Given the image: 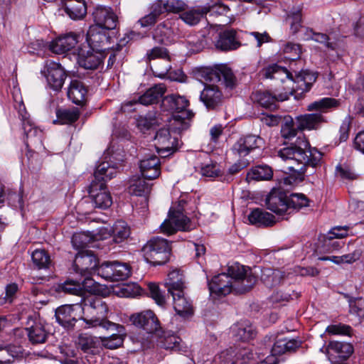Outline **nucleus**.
<instances>
[{"label":"nucleus","instance_id":"nucleus-6","mask_svg":"<svg viewBox=\"0 0 364 364\" xmlns=\"http://www.w3.org/2000/svg\"><path fill=\"white\" fill-rule=\"evenodd\" d=\"M262 74L265 78L275 79L281 82H284L287 79H290L295 82H301L304 85L308 84V80H316L315 76L307 71L296 73L295 76H294L287 68L279 66L277 64H273L265 68L262 70Z\"/></svg>","mask_w":364,"mask_h":364},{"label":"nucleus","instance_id":"nucleus-47","mask_svg":"<svg viewBox=\"0 0 364 364\" xmlns=\"http://www.w3.org/2000/svg\"><path fill=\"white\" fill-rule=\"evenodd\" d=\"M149 14L139 19L138 23L141 27L145 28L154 25L162 14L161 8V1L153 3L149 9Z\"/></svg>","mask_w":364,"mask_h":364},{"label":"nucleus","instance_id":"nucleus-16","mask_svg":"<svg viewBox=\"0 0 364 364\" xmlns=\"http://www.w3.org/2000/svg\"><path fill=\"white\" fill-rule=\"evenodd\" d=\"M106 54L88 48L87 50L80 48L77 54L78 65L86 70H95L102 63Z\"/></svg>","mask_w":364,"mask_h":364},{"label":"nucleus","instance_id":"nucleus-13","mask_svg":"<svg viewBox=\"0 0 364 364\" xmlns=\"http://www.w3.org/2000/svg\"><path fill=\"white\" fill-rule=\"evenodd\" d=\"M264 140L258 135L248 134L241 136L232 146L233 153L240 157H245L255 149H261Z\"/></svg>","mask_w":364,"mask_h":364},{"label":"nucleus","instance_id":"nucleus-20","mask_svg":"<svg viewBox=\"0 0 364 364\" xmlns=\"http://www.w3.org/2000/svg\"><path fill=\"white\" fill-rule=\"evenodd\" d=\"M200 101L209 110L220 107L223 102V95L218 86L206 85L200 94Z\"/></svg>","mask_w":364,"mask_h":364},{"label":"nucleus","instance_id":"nucleus-15","mask_svg":"<svg viewBox=\"0 0 364 364\" xmlns=\"http://www.w3.org/2000/svg\"><path fill=\"white\" fill-rule=\"evenodd\" d=\"M89 194L95 208L107 209L112 204L111 195L105 183L92 181Z\"/></svg>","mask_w":364,"mask_h":364},{"label":"nucleus","instance_id":"nucleus-62","mask_svg":"<svg viewBox=\"0 0 364 364\" xmlns=\"http://www.w3.org/2000/svg\"><path fill=\"white\" fill-rule=\"evenodd\" d=\"M71 242L75 249L80 250L86 247L90 242V237L84 232L76 233L73 235Z\"/></svg>","mask_w":364,"mask_h":364},{"label":"nucleus","instance_id":"nucleus-44","mask_svg":"<svg viewBox=\"0 0 364 364\" xmlns=\"http://www.w3.org/2000/svg\"><path fill=\"white\" fill-rule=\"evenodd\" d=\"M205 9L203 6H196L183 12L180 15V18L187 24L194 26L205 16Z\"/></svg>","mask_w":364,"mask_h":364},{"label":"nucleus","instance_id":"nucleus-59","mask_svg":"<svg viewBox=\"0 0 364 364\" xmlns=\"http://www.w3.org/2000/svg\"><path fill=\"white\" fill-rule=\"evenodd\" d=\"M148 289L151 297L155 302L160 306H164L166 304V297L159 286L155 283H149L148 284Z\"/></svg>","mask_w":364,"mask_h":364},{"label":"nucleus","instance_id":"nucleus-32","mask_svg":"<svg viewBox=\"0 0 364 364\" xmlns=\"http://www.w3.org/2000/svg\"><path fill=\"white\" fill-rule=\"evenodd\" d=\"M301 341L296 339L278 338L272 348V355L274 357L287 353L295 352L301 346Z\"/></svg>","mask_w":364,"mask_h":364},{"label":"nucleus","instance_id":"nucleus-30","mask_svg":"<svg viewBox=\"0 0 364 364\" xmlns=\"http://www.w3.org/2000/svg\"><path fill=\"white\" fill-rule=\"evenodd\" d=\"M155 144L159 151H172L178 148V141L176 137H172L170 131L167 128H161L157 131L155 135Z\"/></svg>","mask_w":364,"mask_h":364},{"label":"nucleus","instance_id":"nucleus-17","mask_svg":"<svg viewBox=\"0 0 364 364\" xmlns=\"http://www.w3.org/2000/svg\"><path fill=\"white\" fill-rule=\"evenodd\" d=\"M92 16L95 23L94 26H97L106 30H112L116 28L118 23V18L111 8L97 6L95 9Z\"/></svg>","mask_w":364,"mask_h":364},{"label":"nucleus","instance_id":"nucleus-53","mask_svg":"<svg viewBox=\"0 0 364 364\" xmlns=\"http://www.w3.org/2000/svg\"><path fill=\"white\" fill-rule=\"evenodd\" d=\"M309 205V200L305 195L302 193H292L288 196V206H289V214L291 210H299L301 208Z\"/></svg>","mask_w":364,"mask_h":364},{"label":"nucleus","instance_id":"nucleus-33","mask_svg":"<svg viewBox=\"0 0 364 364\" xmlns=\"http://www.w3.org/2000/svg\"><path fill=\"white\" fill-rule=\"evenodd\" d=\"M165 286L171 295L181 294L186 288L184 275L178 269L170 272L166 280Z\"/></svg>","mask_w":364,"mask_h":364},{"label":"nucleus","instance_id":"nucleus-4","mask_svg":"<svg viewBox=\"0 0 364 364\" xmlns=\"http://www.w3.org/2000/svg\"><path fill=\"white\" fill-rule=\"evenodd\" d=\"M145 260L154 265H161L167 262L171 254L168 241L163 238H153L141 249Z\"/></svg>","mask_w":364,"mask_h":364},{"label":"nucleus","instance_id":"nucleus-37","mask_svg":"<svg viewBox=\"0 0 364 364\" xmlns=\"http://www.w3.org/2000/svg\"><path fill=\"white\" fill-rule=\"evenodd\" d=\"M144 177L134 176L129 180V186L128 188L129 193L136 196L144 197V200L146 202V197L151 191V185L145 181Z\"/></svg>","mask_w":364,"mask_h":364},{"label":"nucleus","instance_id":"nucleus-43","mask_svg":"<svg viewBox=\"0 0 364 364\" xmlns=\"http://www.w3.org/2000/svg\"><path fill=\"white\" fill-rule=\"evenodd\" d=\"M205 16L208 14L209 18H217L219 16H227L230 9V6L220 1H211L204 5Z\"/></svg>","mask_w":364,"mask_h":364},{"label":"nucleus","instance_id":"nucleus-26","mask_svg":"<svg viewBox=\"0 0 364 364\" xmlns=\"http://www.w3.org/2000/svg\"><path fill=\"white\" fill-rule=\"evenodd\" d=\"M80 35L70 33L57 38L53 41L50 45V50L56 54H63L75 48L79 42Z\"/></svg>","mask_w":364,"mask_h":364},{"label":"nucleus","instance_id":"nucleus-22","mask_svg":"<svg viewBox=\"0 0 364 364\" xmlns=\"http://www.w3.org/2000/svg\"><path fill=\"white\" fill-rule=\"evenodd\" d=\"M107 31L97 26H91L87 33L86 38L90 48L105 53V50L108 49L105 47L109 41Z\"/></svg>","mask_w":364,"mask_h":364},{"label":"nucleus","instance_id":"nucleus-23","mask_svg":"<svg viewBox=\"0 0 364 364\" xmlns=\"http://www.w3.org/2000/svg\"><path fill=\"white\" fill-rule=\"evenodd\" d=\"M80 309L78 304L61 306L55 311L56 321L65 328L72 329L77 321V311Z\"/></svg>","mask_w":364,"mask_h":364},{"label":"nucleus","instance_id":"nucleus-63","mask_svg":"<svg viewBox=\"0 0 364 364\" xmlns=\"http://www.w3.org/2000/svg\"><path fill=\"white\" fill-rule=\"evenodd\" d=\"M311 39L316 42L323 44L327 48L334 50L336 49V43L330 42L328 36L322 33H313Z\"/></svg>","mask_w":364,"mask_h":364},{"label":"nucleus","instance_id":"nucleus-29","mask_svg":"<svg viewBox=\"0 0 364 364\" xmlns=\"http://www.w3.org/2000/svg\"><path fill=\"white\" fill-rule=\"evenodd\" d=\"M240 46L237 31L232 29L220 32L215 41V47L223 51L236 50Z\"/></svg>","mask_w":364,"mask_h":364},{"label":"nucleus","instance_id":"nucleus-61","mask_svg":"<svg viewBox=\"0 0 364 364\" xmlns=\"http://www.w3.org/2000/svg\"><path fill=\"white\" fill-rule=\"evenodd\" d=\"M283 50L287 55V58L291 60H296L300 57L301 48L299 44L287 43L285 44Z\"/></svg>","mask_w":364,"mask_h":364},{"label":"nucleus","instance_id":"nucleus-50","mask_svg":"<svg viewBox=\"0 0 364 364\" xmlns=\"http://www.w3.org/2000/svg\"><path fill=\"white\" fill-rule=\"evenodd\" d=\"M172 31L165 23H161L155 28L153 38L159 43L168 44L171 41Z\"/></svg>","mask_w":364,"mask_h":364},{"label":"nucleus","instance_id":"nucleus-64","mask_svg":"<svg viewBox=\"0 0 364 364\" xmlns=\"http://www.w3.org/2000/svg\"><path fill=\"white\" fill-rule=\"evenodd\" d=\"M220 171L216 163H211L201 167V173L206 177H217L220 175Z\"/></svg>","mask_w":364,"mask_h":364},{"label":"nucleus","instance_id":"nucleus-42","mask_svg":"<svg viewBox=\"0 0 364 364\" xmlns=\"http://www.w3.org/2000/svg\"><path fill=\"white\" fill-rule=\"evenodd\" d=\"M251 99L254 103H257L260 106L269 109L276 108L277 101H282L285 100L284 98L278 99L275 96L272 95L269 92L262 90H257L252 92Z\"/></svg>","mask_w":364,"mask_h":364},{"label":"nucleus","instance_id":"nucleus-57","mask_svg":"<svg viewBox=\"0 0 364 364\" xmlns=\"http://www.w3.org/2000/svg\"><path fill=\"white\" fill-rule=\"evenodd\" d=\"M250 269H247L245 266L241 265L238 263H235L228 269V273H226L230 278L232 282H236L243 276H245Z\"/></svg>","mask_w":364,"mask_h":364},{"label":"nucleus","instance_id":"nucleus-54","mask_svg":"<svg viewBox=\"0 0 364 364\" xmlns=\"http://www.w3.org/2000/svg\"><path fill=\"white\" fill-rule=\"evenodd\" d=\"M187 5L181 0H167L165 3L161 2V13H180L186 10Z\"/></svg>","mask_w":364,"mask_h":364},{"label":"nucleus","instance_id":"nucleus-45","mask_svg":"<svg viewBox=\"0 0 364 364\" xmlns=\"http://www.w3.org/2000/svg\"><path fill=\"white\" fill-rule=\"evenodd\" d=\"M30 342L33 344H40L46 342L48 333L42 323H34L31 327L26 328Z\"/></svg>","mask_w":364,"mask_h":364},{"label":"nucleus","instance_id":"nucleus-55","mask_svg":"<svg viewBox=\"0 0 364 364\" xmlns=\"http://www.w3.org/2000/svg\"><path fill=\"white\" fill-rule=\"evenodd\" d=\"M290 25V28L293 33L299 31L301 26V10L300 8H294L288 14L286 19Z\"/></svg>","mask_w":364,"mask_h":364},{"label":"nucleus","instance_id":"nucleus-36","mask_svg":"<svg viewBox=\"0 0 364 364\" xmlns=\"http://www.w3.org/2000/svg\"><path fill=\"white\" fill-rule=\"evenodd\" d=\"M65 13L73 20L82 18L87 13L85 0H63Z\"/></svg>","mask_w":364,"mask_h":364},{"label":"nucleus","instance_id":"nucleus-34","mask_svg":"<svg viewBox=\"0 0 364 364\" xmlns=\"http://www.w3.org/2000/svg\"><path fill=\"white\" fill-rule=\"evenodd\" d=\"M171 296L173 309L177 314L184 318L193 314L192 302L185 296L184 291H182L181 294H173Z\"/></svg>","mask_w":364,"mask_h":364},{"label":"nucleus","instance_id":"nucleus-39","mask_svg":"<svg viewBox=\"0 0 364 364\" xmlns=\"http://www.w3.org/2000/svg\"><path fill=\"white\" fill-rule=\"evenodd\" d=\"M233 336L237 340L248 341L256 336V331L248 321L237 323L232 328Z\"/></svg>","mask_w":364,"mask_h":364},{"label":"nucleus","instance_id":"nucleus-7","mask_svg":"<svg viewBox=\"0 0 364 364\" xmlns=\"http://www.w3.org/2000/svg\"><path fill=\"white\" fill-rule=\"evenodd\" d=\"M189 101L183 96L171 95L166 97L163 100V106L173 112V117L175 121L182 124V128L186 126V119H191L193 112L187 109Z\"/></svg>","mask_w":364,"mask_h":364},{"label":"nucleus","instance_id":"nucleus-38","mask_svg":"<svg viewBox=\"0 0 364 364\" xmlns=\"http://www.w3.org/2000/svg\"><path fill=\"white\" fill-rule=\"evenodd\" d=\"M87 90L84 83L80 80H74L70 82L68 97L73 103L80 105L84 103Z\"/></svg>","mask_w":364,"mask_h":364},{"label":"nucleus","instance_id":"nucleus-48","mask_svg":"<svg viewBox=\"0 0 364 364\" xmlns=\"http://www.w3.org/2000/svg\"><path fill=\"white\" fill-rule=\"evenodd\" d=\"M273 176V171L267 165H259L253 167L247 174V181L269 180Z\"/></svg>","mask_w":364,"mask_h":364},{"label":"nucleus","instance_id":"nucleus-10","mask_svg":"<svg viewBox=\"0 0 364 364\" xmlns=\"http://www.w3.org/2000/svg\"><path fill=\"white\" fill-rule=\"evenodd\" d=\"M41 74L46 79L48 85L55 91L61 90L67 77L66 72L61 65L52 60L46 63Z\"/></svg>","mask_w":364,"mask_h":364},{"label":"nucleus","instance_id":"nucleus-46","mask_svg":"<svg viewBox=\"0 0 364 364\" xmlns=\"http://www.w3.org/2000/svg\"><path fill=\"white\" fill-rule=\"evenodd\" d=\"M257 277L251 269L236 282H233V291L237 294H244L250 291L257 282Z\"/></svg>","mask_w":364,"mask_h":364},{"label":"nucleus","instance_id":"nucleus-24","mask_svg":"<svg viewBox=\"0 0 364 364\" xmlns=\"http://www.w3.org/2000/svg\"><path fill=\"white\" fill-rule=\"evenodd\" d=\"M220 358V364H249L253 359V353L247 348H242L237 351L230 349L222 352Z\"/></svg>","mask_w":364,"mask_h":364},{"label":"nucleus","instance_id":"nucleus-21","mask_svg":"<svg viewBox=\"0 0 364 364\" xmlns=\"http://www.w3.org/2000/svg\"><path fill=\"white\" fill-rule=\"evenodd\" d=\"M327 353L331 362L346 363L353 352V346L346 342L331 341L327 346Z\"/></svg>","mask_w":364,"mask_h":364},{"label":"nucleus","instance_id":"nucleus-1","mask_svg":"<svg viewBox=\"0 0 364 364\" xmlns=\"http://www.w3.org/2000/svg\"><path fill=\"white\" fill-rule=\"evenodd\" d=\"M278 156L283 161H294L302 165L300 171H304L303 167H316L321 162L323 154L316 148H311L306 138L299 136L294 144L284 147L278 151Z\"/></svg>","mask_w":364,"mask_h":364},{"label":"nucleus","instance_id":"nucleus-11","mask_svg":"<svg viewBox=\"0 0 364 364\" xmlns=\"http://www.w3.org/2000/svg\"><path fill=\"white\" fill-rule=\"evenodd\" d=\"M166 86L164 84H158L151 87L146 91L141 96L136 100L126 101L122 104L123 112H131L135 109L133 106L141 104L143 105H149L158 102L166 92Z\"/></svg>","mask_w":364,"mask_h":364},{"label":"nucleus","instance_id":"nucleus-41","mask_svg":"<svg viewBox=\"0 0 364 364\" xmlns=\"http://www.w3.org/2000/svg\"><path fill=\"white\" fill-rule=\"evenodd\" d=\"M109 330L117 331V333H113L110 336L105 337L102 341L103 345L109 349H115L120 347L126 336L125 328L123 326L115 323V326Z\"/></svg>","mask_w":364,"mask_h":364},{"label":"nucleus","instance_id":"nucleus-58","mask_svg":"<svg viewBox=\"0 0 364 364\" xmlns=\"http://www.w3.org/2000/svg\"><path fill=\"white\" fill-rule=\"evenodd\" d=\"M57 117L61 124H71L77 120L79 113L75 110H58L57 112Z\"/></svg>","mask_w":364,"mask_h":364},{"label":"nucleus","instance_id":"nucleus-25","mask_svg":"<svg viewBox=\"0 0 364 364\" xmlns=\"http://www.w3.org/2000/svg\"><path fill=\"white\" fill-rule=\"evenodd\" d=\"M130 321L134 325L144 328L148 333H153L159 327V321L151 310L132 315Z\"/></svg>","mask_w":364,"mask_h":364},{"label":"nucleus","instance_id":"nucleus-5","mask_svg":"<svg viewBox=\"0 0 364 364\" xmlns=\"http://www.w3.org/2000/svg\"><path fill=\"white\" fill-rule=\"evenodd\" d=\"M185 203L184 200H181L176 208L171 207L170 208L168 218L160 226L162 232L172 235L177 230H189L190 220L183 213V207Z\"/></svg>","mask_w":364,"mask_h":364},{"label":"nucleus","instance_id":"nucleus-31","mask_svg":"<svg viewBox=\"0 0 364 364\" xmlns=\"http://www.w3.org/2000/svg\"><path fill=\"white\" fill-rule=\"evenodd\" d=\"M93 284V280L91 278L86 277L82 282L74 280H66L59 285L58 291L66 294L80 296L84 290L90 288Z\"/></svg>","mask_w":364,"mask_h":364},{"label":"nucleus","instance_id":"nucleus-35","mask_svg":"<svg viewBox=\"0 0 364 364\" xmlns=\"http://www.w3.org/2000/svg\"><path fill=\"white\" fill-rule=\"evenodd\" d=\"M291 274L279 269H264L262 272L261 279L266 287H274L280 284L286 278Z\"/></svg>","mask_w":364,"mask_h":364},{"label":"nucleus","instance_id":"nucleus-40","mask_svg":"<svg viewBox=\"0 0 364 364\" xmlns=\"http://www.w3.org/2000/svg\"><path fill=\"white\" fill-rule=\"evenodd\" d=\"M250 223L257 226H272L275 223L273 215L260 208H255L248 216Z\"/></svg>","mask_w":364,"mask_h":364},{"label":"nucleus","instance_id":"nucleus-28","mask_svg":"<svg viewBox=\"0 0 364 364\" xmlns=\"http://www.w3.org/2000/svg\"><path fill=\"white\" fill-rule=\"evenodd\" d=\"M233 282L226 273L215 276L208 283L210 294L221 296L233 291Z\"/></svg>","mask_w":364,"mask_h":364},{"label":"nucleus","instance_id":"nucleus-14","mask_svg":"<svg viewBox=\"0 0 364 364\" xmlns=\"http://www.w3.org/2000/svg\"><path fill=\"white\" fill-rule=\"evenodd\" d=\"M19 115L22 121L23 129L26 135V146H33L37 148L42 145L43 132L36 127H35L29 118L28 114L23 107V109L20 108Z\"/></svg>","mask_w":364,"mask_h":364},{"label":"nucleus","instance_id":"nucleus-9","mask_svg":"<svg viewBox=\"0 0 364 364\" xmlns=\"http://www.w3.org/2000/svg\"><path fill=\"white\" fill-rule=\"evenodd\" d=\"M97 274L107 281H122L130 276L131 268L129 264L125 263L106 262L99 266Z\"/></svg>","mask_w":364,"mask_h":364},{"label":"nucleus","instance_id":"nucleus-60","mask_svg":"<svg viewBox=\"0 0 364 364\" xmlns=\"http://www.w3.org/2000/svg\"><path fill=\"white\" fill-rule=\"evenodd\" d=\"M350 312L364 321V299L358 298L350 304Z\"/></svg>","mask_w":364,"mask_h":364},{"label":"nucleus","instance_id":"nucleus-8","mask_svg":"<svg viewBox=\"0 0 364 364\" xmlns=\"http://www.w3.org/2000/svg\"><path fill=\"white\" fill-rule=\"evenodd\" d=\"M199 75L205 81L221 82L227 87L232 88L235 85V77L232 70L226 65L203 68L199 71Z\"/></svg>","mask_w":364,"mask_h":364},{"label":"nucleus","instance_id":"nucleus-52","mask_svg":"<svg viewBox=\"0 0 364 364\" xmlns=\"http://www.w3.org/2000/svg\"><path fill=\"white\" fill-rule=\"evenodd\" d=\"M33 264L38 269L48 268L51 260L48 252L44 250H36L31 255Z\"/></svg>","mask_w":364,"mask_h":364},{"label":"nucleus","instance_id":"nucleus-51","mask_svg":"<svg viewBox=\"0 0 364 364\" xmlns=\"http://www.w3.org/2000/svg\"><path fill=\"white\" fill-rule=\"evenodd\" d=\"M360 256L361 252L359 250H356L352 253L344 255L341 257H319L318 259L322 261L330 260L336 264L352 263L358 260Z\"/></svg>","mask_w":364,"mask_h":364},{"label":"nucleus","instance_id":"nucleus-2","mask_svg":"<svg viewBox=\"0 0 364 364\" xmlns=\"http://www.w3.org/2000/svg\"><path fill=\"white\" fill-rule=\"evenodd\" d=\"M339 105V100L332 97H323L311 102L307 105L306 110L315 112L298 116L296 118L297 129L301 131L318 129L322 124L327 122L323 114Z\"/></svg>","mask_w":364,"mask_h":364},{"label":"nucleus","instance_id":"nucleus-12","mask_svg":"<svg viewBox=\"0 0 364 364\" xmlns=\"http://www.w3.org/2000/svg\"><path fill=\"white\" fill-rule=\"evenodd\" d=\"M98 259L91 251H82L79 252L75 258L73 269L77 274H80L85 278H90V276L95 270L97 272Z\"/></svg>","mask_w":364,"mask_h":364},{"label":"nucleus","instance_id":"nucleus-56","mask_svg":"<svg viewBox=\"0 0 364 364\" xmlns=\"http://www.w3.org/2000/svg\"><path fill=\"white\" fill-rule=\"evenodd\" d=\"M181 339L175 335H168L161 338L159 345L166 350H180Z\"/></svg>","mask_w":364,"mask_h":364},{"label":"nucleus","instance_id":"nucleus-18","mask_svg":"<svg viewBox=\"0 0 364 364\" xmlns=\"http://www.w3.org/2000/svg\"><path fill=\"white\" fill-rule=\"evenodd\" d=\"M146 58L149 61L157 58L164 60V66L162 69L156 67L155 68H152V71L156 76L160 78H164L166 77L172 78L171 73H169L171 68L170 56L166 48L164 47H154L147 51Z\"/></svg>","mask_w":364,"mask_h":364},{"label":"nucleus","instance_id":"nucleus-27","mask_svg":"<svg viewBox=\"0 0 364 364\" xmlns=\"http://www.w3.org/2000/svg\"><path fill=\"white\" fill-rule=\"evenodd\" d=\"M140 171L142 176L148 180H154L161 174L159 158L154 154L147 155L140 161Z\"/></svg>","mask_w":364,"mask_h":364},{"label":"nucleus","instance_id":"nucleus-19","mask_svg":"<svg viewBox=\"0 0 364 364\" xmlns=\"http://www.w3.org/2000/svg\"><path fill=\"white\" fill-rule=\"evenodd\" d=\"M266 205L269 210L277 215L289 211L288 196L281 189L273 188L266 198Z\"/></svg>","mask_w":364,"mask_h":364},{"label":"nucleus","instance_id":"nucleus-49","mask_svg":"<svg viewBox=\"0 0 364 364\" xmlns=\"http://www.w3.org/2000/svg\"><path fill=\"white\" fill-rule=\"evenodd\" d=\"M113 240L116 243H120L127 239L131 233L130 228L126 222L118 220L114 223L112 229Z\"/></svg>","mask_w":364,"mask_h":364},{"label":"nucleus","instance_id":"nucleus-3","mask_svg":"<svg viewBox=\"0 0 364 364\" xmlns=\"http://www.w3.org/2000/svg\"><path fill=\"white\" fill-rule=\"evenodd\" d=\"M82 311L85 328L102 327L106 330L115 326V323L108 320L109 307L102 298L90 296L84 299Z\"/></svg>","mask_w":364,"mask_h":364}]
</instances>
